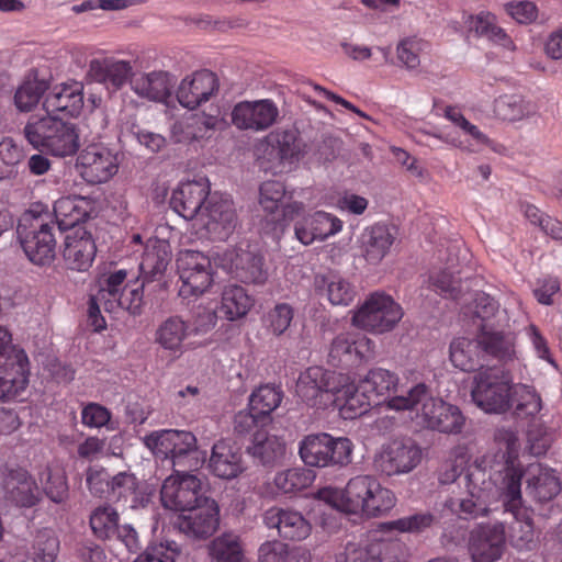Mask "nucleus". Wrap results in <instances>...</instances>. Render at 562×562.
Masks as SVG:
<instances>
[{
  "label": "nucleus",
  "instance_id": "obj_15",
  "mask_svg": "<svg viewBox=\"0 0 562 562\" xmlns=\"http://www.w3.org/2000/svg\"><path fill=\"white\" fill-rule=\"evenodd\" d=\"M237 215L233 200L228 195L213 194L198 217L196 231L212 239L224 240L235 231Z\"/></svg>",
  "mask_w": 562,
  "mask_h": 562
},
{
  "label": "nucleus",
  "instance_id": "obj_35",
  "mask_svg": "<svg viewBox=\"0 0 562 562\" xmlns=\"http://www.w3.org/2000/svg\"><path fill=\"white\" fill-rule=\"evenodd\" d=\"M400 383L398 376L386 369L375 368L370 370L367 375L359 381V390L366 394L373 404H380L381 409L392 411L386 406V402L394 397L392 395L397 391Z\"/></svg>",
  "mask_w": 562,
  "mask_h": 562
},
{
  "label": "nucleus",
  "instance_id": "obj_1",
  "mask_svg": "<svg viewBox=\"0 0 562 562\" xmlns=\"http://www.w3.org/2000/svg\"><path fill=\"white\" fill-rule=\"evenodd\" d=\"M495 449L476 458L465 475L467 496L450 499L446 506L462 519H475L490 514L499 501L505 503V487L515 480L519 468L518 432L502 427L494 434Z\"/></svg>",
  "mask_w": 562,
  "mask_h": 562
},
{
  "label": "nucleus",
  "instance_id": "obj_2",
  "mask_svg": "<svg viewBox=\"0 0 562 562\" xmlns=\"http://www.w3.org/2000/svg\"><path fill=\"white\" fill-rule=\"evenodd\" d=\"M171 260V249L168 241L149 238L139 263V278L125 283L126 270H117L111 273L105 284L99 290V300L103 310L116 313L126 310L132 314L140 313L144 300L145 283L158 280L165 273Z\"/></svg>",
  "mask_w": 562,
  "mask_h": 562
},
{
  "label": "nucleus",
  "instance_id": "obj_25",
  "mask_svg": "<svg viewBox=\"0 0 562 562\" xmlns=\"http://www.w3.org/2000/svg\"><path fill=\"white\" fill-rule=\"evenodd\" d=\"M218 89L220 82L214 72L199 70L182 78L176 90V97L181 106L194 110L210 101Z\"/></svg>",
  "mask_w": 562,
  "mask_h": 562
},
{
  "label": "nucleus",
  "instance_id": "obj_63",
  "mask_svg": "<svg viewBox=\"0 0 562 562\" xmlns=\"http://www.w3.org/2000/svg\"><path fill=\"white\" fill-rule=\"evenodd\" d=\"M440 411L438 413V419H432L431 425L435 431L442 434H460L465 424V417L461 409L451 403L446 401L439 402Z\"/></svg>",
  "mask_w": 562,
  "mask_h": 562
},
{
  "label": "nucleus",
  "instance_id": "obj_29",
  "mask_svg": "<svg viewBox=\"0 0 562 562\" xmlns=\"http://www.w3.org/2000/svg\"><path fill=\"white\" fill-rule=\"evenodd\" d=\"M82 108L83 85L76 80L56 85L44 95L43 109L46 114L78 116Z\"/></svg>",
  "mask_w": 562,
  "mask_h": 562
},
{
  "label": "nucleus",
  "instance_id": "obj_48",
  "mask_svg": "<svg viewBox=\"0 0 562 562\" xmlns=\"http://www.w3.org/2000/svg\"><path fill=\"white\" fill-rule=\"evenodd\" d=\"M318 291L325 293L333 305L348 306L356 296L355 285L346 278L338 274H323L315 278Z\"/></svg>",
  "mask_w": 562,
  "mask_h": 562
},
{
  "label": "nucleus",
  "instance_id": "obj_17",
  "mask_svg": "<svg viewBox=\"0 0 562 562\" xmlns=\"http://www.w3.org/2000/svg\"><path fill=\"white\" fill-rule=\"evenodd\" d=\"M422 461V449L412 440H393L376 452L374 467L378 472L387 475H401L412 472Z\"/></svg>",
  "mask_w": 562,
  "mask_h": 562
},
{
  "label": "nucleus",
  "instance_id": "obj_47",
  "mask_svg": "<svg viewBox=\"0 0 562 562\" xmlns=\"http://www.w3.org/2000/svg\"><path fill=\"white\" fill-rule=\"evenodd\" d=\"M254 304L255 300L243 286L227 284L222 291L218 308L227 321L233 322L245 317Z\"/></svg>",
  "mask_w": 562,
  "mask_h": 562
},
{
  "label": "nucleus",
  "instance_id": "obj_62",
  "mask_svg": "<svg viewBox=\"0 0 562 562\" xmlns=\"http://www.w3.org/2000/svg\"><path fill=\"white\" fill-rule=\"evenodd\" d=\"M282 401V392L271 385H261L249 397V408L262 418L268 417Z\"/></svg>",
  "mask_w": 562,
  "mask_h": 562
},
{
  "label": "nucleus",
  "instance_id": "obj_42",
  "mask_svg": "<svg viewBox=\"0 0 562 562\" xmlns=\"http://www.w3.org/2000/svg\"><path fill=\"white\" fill-rule=\"evenodd\" d=\"M482 352L499 361L517 358L516 336L509 330H494L483 326L479 334Z\"/></svg>",
  "mask_w": 562,
  "mask_h": 562
},
{
  "label": "nucleus",
  "instance_id": "obj_57",
  "mask_svg": "<svg viewBox=\"0 0 562 562\" xmlns=\"http://www.w3.org/2000/svg\"><path fill=\"white\" fill-rule=\"evenodd\" d=\"M284 442L277 436L268 435L259 430L254 435L252 443L248 447V452L257 458L261 463L268 464L284 454Z\"/></svg>",
  "mask_w": 562,
  "mask_h": 562
},
{
  "label": "nucleus",
  "instance_id": "obj_33",
  "mask_svg": "<svg viewBox=\"0 0 562 562\" xmlns=\"http://www.w3.org/2000/svg\"><path fill=\"white\" fill-rule=\"evenodd\" d=\"M394 240L392 228L386 224L376 223L360 234V254L367 263L376 266L387 256Z\"/></svg>",
  "mask_w": 562,
  "mask_h": 562
},
{
  "label": "nucleus",
  "instance_id": "obj_31",
  "mask_svg": "<svg viewBox=\"0 0 562 562\" xmlns=\"http://www.w3.org/2000/svg\"><path fill=\"white\" fill-rule=\"evenodd\" d=\"M263 522L268 528H276L280 537L292 541L306 539L312 526L297 510L281 507H271L263 514Z\"/></svg>",
  "mask_w": 562,
  "mask_h": 562
},
{
  "label": "nucleus",
  "instance_id": "obj_56",
  "mask_svg": "<svg viewBox=\"0 0 562 562\" xmlns=\"http://www.w3.org/2000/svg\"><path fill=\"white\" fill-rule=\"evenodd\" d=\"M24 157L25 150L21 143L10 136L2 137L0 139V181L15 178Z\"/></svg>",
  "mask_w": 562,
  "mask_h": 562
},
{
  "label": "nucleus",
  "instance_id": "obj_55",
  "mask_svg": "<svg viewBox=\"0 0 562 562\" xmlns=\"http://www.w3.org/2000/svg\"><path fill=\"white\" fill-rule=\"evenodd\" d=\"M436 521L434 514L429 512L416 513L409 516L401 517L395 520L380 522V530L386 536L394 537V532L400 533H420L429 529Z\"/></svg>",
  "mask_w": 562,
  "mask_h": 562
},
{
  "label": "nucleus",
  "instance_id": "obj_4",
  "mask_svg": "<svg viewBox=\"0 0 562 562\" xmlns=\"http://www.w3.org/2000/svg\"><path fill=\"white\" fill-rule=\"evenodd\" d=\"M24 136L33 148L55 157L72 156L80 147L76 125L50 114L31 115L24 126Z\"/></svg>",
  "mask_w": 562,
  "mask_h": 562
},
{
  "label": "nucleus",
  "instance_id": "obj_58",
  "mask_svg": "<svg viewBox=\"0 0 562 562\" xmlns=\"http://www.w3.org/2000/svg\"><path fill=\"white\" fill-rule=\"evenodd\" d=\"M46 496L56 504H64L69 496L66 473L60 468L46 467L40 475Z\"/></svg>",
  "mask_w": 562,
  "mask_h": 562
},
{
  "label": "nucleus",
  "instance_id": "obj_49",
  "mask_svg": "<svg viewBox=\"0 0 562 562\" xmlns=\"http://www.w3.org/2000/svg\"><path fill=\"white\" fill-rule=\"evenodd\" d=\"M308 223L313 226L312 233H307L301 226L297 228V240L306 246L315 240H324L334 236L342 229V221L324 211H317L310 215Z\"/></svg>",
  "mask_w": 562,
  "mask_h": 562
},
{
  "label": "nucleus",
  "instance_id": "obj_43",
  "mask_svg": "<svg viewBox=\"0 0 562 562\" xmlns=\"http://www.w3.org/2000/svg\"><path fill=\"white\" fill-rule=\"evenodd\" d=\"M445 117L452 124L463 131L473 143L465 144L459 138L441 135H435L438 139L446 142L447 144L460 148L464 151H475L474 146H490L491 139L485 135L476 125L472 124L465 119L461 111L453 106H448L445 110Z\"/></svg>",
  "mask_w": 562,
  "mask_h": 562
},
{
  "label": "nucleus",
  "instance_id": "obj_30",
  "mask_svg": "<svg viewBox=\"0 0 562 562\" xmlns=\"http://www.w3.org/2000/svg\"><path fill=\"white\" fill-rule=\"evenodd\" d=\"M292 199V194L285 189L284 183L277 180H268L259 188V204L267 214H279L285 221H292L305 210L302 202L285 200Z\"/></svg>",
  "mask_w": 562,
  "mask_h": 562
},
{
  "label": "nucleus",
  "instance_id": "obj_54",
  "mask_svg": "<svg viewBox=\"0 0 562 562\" xmlns=\"http://www.w3.org/2000/svg\"><path fill=\"white\" fill-rule=\"evenodd\" d=\"M315 477L314 471L295 467L278 472L273 479V486L280 494H295L311 486Z\"/></svg>",
  "mask_w": 562,
  "mask_h": 562
},
{
  "label": "nucleus",
  "instance_id": "obj_10",
  "mask_svg": "<svg viewBox=\"0 0 562 562\" xmlns=\"http://www.w3.org/2000/svg\"><path fill=\"white\" fill-rule=\"evenodd\" d=\"M522 468L515 480L505 487V512L513 515L514 521L510 526V540L514 547L519 550H532L537 547L538 537L535 531L532 509L524 504L521 495Z\"/></svg>",
  "mask_w": 562,
  "mask_h": 562
},
{
  "label": "nucleus",
  "instance_id": "obj_38",
  "mask_svg": "<svg viewBox=\"0 0 562 562\" xmlns=\"http://www.w3.org/2000/svg\"><path fill=\"white\" fill-rule=\"evenodd\" d=\"M5 498L20 507H32L38 501V487L24 469L10 470L4 480Z\"/></svg>",
  "mask_w": 562,
  "mask_h": 562
},
{
  "label": "nucleus",
  "instance_id": "obj_12",
  "mask_svg": "<svg viewBox=\"0 0 562 562\" xmlns=\"http://www.w3.org/2000/svg\"><path fill=\"white\" fill-rule=\"evenodd\" d=\"M21 246L31 262L46 266L53 262L56 256V239L53 226L41 217H31L25 214L18 226Z\"/></svg>",
  "mask_w": 562,
  "mask_h": 562
},
{
  "label": "nucleus",
  "instance_id": "obj_24",
  "mask_svg": "<svg viewBox=\"0 0 562 562\" xmlns=\"http://www.w3.org/2000/svg\"><path fill=\"white\" fill-rule=\"evenodd\" d=\"M220 508L214 499L205 498L177 519L178 529L193 539L211 537L218 528Z\"/></svg>",
  "mask_w": 562,
  "mask_h": 562
},
{
  "label": "nucleus",
  "instance_id": "obj_22",
  "mask_svg": "<svg viewBox=\"0 0 562 562\" xmlns=\"http://www.w3.org/2000/svg\"><path fill=\"white\" fill-rule=\"evenodd\" d=\"M30 361L23 349H12L0 360V400L11 401L20 396L29 384Z\"/></svg>",
  "mask_w": 562,
  "mask_h": 562
},
{
  "label": "nucleus",
  "instance_id": "obj_36",
  "mask_svg": "<svg viewBox=\"0 0 562 562\" xmlns=\"http://www.w3.org/2000/svg\"><path fill=\"white\" fill-rule=\"evenodd\" d=\"M92 199L81 195L61 196L54 203V215L60 229L85 222L94 213Z\"/></svg>",
  "mask_w": 562,
  "mask_h": 562
},
{
  "label": "nucleus",
  "instance_id": "obj_14",
  "mask_svg": "<svg viewBox=\"0 0 562 562\" xmlns=\"http://www.w3.org/2000/svg\"><path fill=\"white\" fill-rule=\"evenodd\" d=\"M338 383L335 372L322 367H311L300 374L296 394L308 407L326 409L335 401Z\"/></svg>",
  "mask_w": 562,
  "mask_h": 562
},
{
  "label": "nucleus",
  "instance_id": "obj_61",
  "mask_svg": "<svg viewBox=\"0 0 562 562\" xmlns=\"http://www.w3.org/2000/svg\"><path fill=\"white\" fill-rule=\"evenodd\" d=\"M119 526V514L110 505L97 507L90 515V527L94 536L100 539H111L115 536Z\"/></svg>",
  "mask_w": 562,
  "mask_h": 562
},
{
  "label": "nucleus",
  "instance_id": "obj_7",
  "mask_svg": "<svg viewBox=\"0 0 562 562\" xmlns=\"http://www.w3.org/2000/svg\"><path fill=\"white\" fill-rule=\"evenodd\" d=\"M407 548L397 537L386 536L378 525L363 544L349 542L335 555L336 562H406Z\"/></svg>",
  "mask_w": 562,
  "mask_h": 562
},
{
  "label": "nucleus",
  "instance_id": "obj_23",
  "mask_svg": "<svg viewBox=\"0 0 562 562\" xmlns=\"http://www.w3.org/2000/svg\"><path fill=\"white\" fill-rule=\"evenodd\" d=\"M217 265L246 283H262L267 272L262 268V258L243 247L226 249L215 258Z\"/></svg>",
  "mask_w": 562,
  "mask_h": 562
},
{
  "label": "nucleus",
  "instance_id": "obj_9",
  "mask_svg": "<svg viewBox=\"0 0 562 562\" xmlns=\"http://www.w3.org/2000/svg\"><path fill=\"white\" fill-rule=\"evenodd\" d=\"M404 315L403 308L391 295L371 293L353 312L352 325L372 334L391 331Z\"/></svg>",
  "mask_w": 562,
  "mask_h": 562
},
{
  "label": "nucleus",
  "instance_id": "obj_34",
  "mask_svg": "<svg viewBox=\"0 0 562 562\" xmlns=\"http://www.w3.org/2000/svg\"><path fill=\"white\" fill-rule=\"evenodd\" d=\"M95 244L88 232L77 229L68 234L65 239L63 257L68 269L87 271L95 257Z\"/></svg>",
  "mask_w": 562,
  "mask_h": 562
},
{
  "label": "nucleus",
  "instance_id": "obj_45",
  "mask_svg": "<svg viewBox=\"0 0 562 562\" xmlns=\"http://www.w3.org/2000/svg\"><path fill=\"white\" fill-rule=\"evenodd\" d=\"M110 501L124 502L131 508H138L145 506L149 498L133 473L120 472L111 477Z\"/></svg>",
  "mask_w": 562,
  "mask_h": 562
},
{
  "label": "nucleus",
  "instance_id": "obj_50",
  "mask_svg": "<svg viewBox=\"0 0 562 562\" xmlns=\"http://www.w3.org/2000/svg\"><path fill=\"white\" fill-rule=\"evenodd\" d=\"M271 155L279 159L282 166H292L299 161L302 144L295 130H284L269 136Z\"/></svg>",
  "mask_w": 562,
  "mask_h": 562
},
{
  "label": "nucleus",
  "instance_id": "obj_59",
  "mask_svg": "<svg viewBox=\"0 0 562 562\" xmlns=\"http://www.w3.org/2000/svg\"><path fill=\"white\" fill-rule=\"evenodd\" d=\"M59 551V540L50 528L38 530L33 539L30 558L33 562H54Z\"/></svg>",
  "mask_w": 562,
  "mask_h": 562
},
{
  "label": "nucleus",
  "instance_id": "obj_21",
  "mask_svg": "<svg viewBox=\"0 0 562 562\" xmlns=\"http://www.w3.org/2000/svg\"><path fill=\"white\" fill-rule=\"evenodd\" d=\"M226 126V120L218 110L216 113L190 114L172 124L171 138L176 143L206 140Z\"/></svg>",
  "mask_w": 562,
  "mask_h": 562
},
{
  "label": "nucleus",
  "instance_id": "obj_19",
  "mask_svg": "<svg viewBox=\"0 0 562 562\" xmlns=\"http://www.w3.org/2000/svg\"><path fill=\"white\" fill-rule=\"evenodd\" d=\"M77 167L87 182L104 183L117 173V154L103 144H91L79 154Z\"/></svg>",
  "mask_w": 562,
  "mask_h": 562
},
{
  "label": "nucleus",
  "instance_id": "obj_11",
  "mask_svg": "<svg viewBox=\"0 0 562 562\" xmlns=\"http://www.w3.org/2000/svg\"><path fill=\"white\" fill-rule=\"evenodd\" d=\"M442 398L435 396L430 387L424 382L416 383L407 391L391 397L386 406L394 412H407L416 426L434 430L432 419H438L439 402Z\"/></svg>",
  "mask_w": 562,
  "mask_h": 562
},
{
  "label": "nucleus",
  "instance_id": "obj_13",
  "mask_svg": "<svg viewBox=\"0 0 562 562\" xmlns=\"http://www.w3.org/2000/svg\"><path fill=\"white\" fill-rule=\"evenodd\" d=\"M177 269L181 281L179 295L183 299L202 295L213 283L211 259L201 251L192 249L179 251Z\"/></svg>",
  "mask_w": 562,
  "mask_h": 562
},
{
  "label": "nucleus",
  "instance_id": "obj_27",
  "mask_svg": "<svg viewBox=\"0 0 562 562\" xmlns=\"http://www.w3.org/2000/svg\"><path fill=\"white\" fill-rule=\"evenodd\" d=\"M374 342L360 333H341L331 341L329 361L334 364L367 362L374 358Z\"/></svg>",
  "mask_w": 562,
  "mask_h": 562
},
{
  "label": "nucleus",
  "instance_id": "obj_53",
  "mask_svg": "<svg viewBox=\"0 0 562 562\" xmlns=\"http://www.w3.org/2000/svg\"><path fill=\"white\" fill-rule=\"evenodd\" d=\"M48 90V82L35 74H29L14 93V105L20 112H30Z\"/></svg>",
  "mask_w": 562,
  "mask_h": 562
},
{
  "label": "nucleus",
  "instance_id": "obj_39",
  "mask_svg": "<svg viewBox=\"0 0 562 562\" xmlns=\"http://www.w3.org/2000/svg\"><path fill=\"white\" fill-rule=\"evenodd\" d=\"M191 325L180 316L166 318L156 329L155 341L166 351L180 357L186 350L184 341L191 336Z\"/></svg>",
  "mask_w": 562,
  "mask_h": 562
},
{
  "label": "nucleus",
  "instance_id": "obj_3",
  "mask_svg": "<svg viewBox=\"0 0 562 562\" xmlns=\"http://www.w3.org/2000/svg\"><path fill=\"white\" fill-rule=\"evenodd\" d=\"M317 498L338 512L366 518L385 516L397 503L395 493L372 475L353 476L342 490L321 488Z\"/></svg>",
  "mask_w": 562,
  "mask_h": 562
},
{
  "label": "nucleus",
  "instance_id": "obj_44",
  "mask_svg": "<svg viewBox=\"0 0 562 562\" xmlns=\"http://www.w3.org/2000/svg\"><path fill=\"white\" fill-rule=\"evenodd\" d=\"M465 24L469 31L473 32L476 36L485 37L507 49H515L514 42L506 31L497 24V18L494 13L481 11L476 14L468 15Z\"/></svg>",
  "mask_w": 562,
  "mask_h": 562
},
{
  "label": "nucleus",
  "instance_id": "obj_6",
  "mask_svg": "<svg viewBox=\"0 0 562 562\" xmlns=\"http://www.w3.org/2000/svg\"><path fill=\"white\" fill-rule=\"evenodd\" d=\"M513 384L510 373L503 368L481 369L473 376L471 398L487 414H505L508 412Z\"/></svg>",
  "mask_w": 562,
  "mask_h": 562
},
{
  "label": "nucleus",
  "instance_id": "obj_52",
  "mask_svg": "<svg viewBox=\"0 0 562 562\" xmlns=\"http://www.w3.org/2000/svg\"><path fill=\"white\" fill-rule=\"evenodd\" d=\"M494 115L503 121L516 122L536 113V106L518 94L499 95L494 101Z\"/></svg>",
  "mask_w": 562,
  "mask_h": 562
},
{
  "label": "nucleus",
  "instance_id": "obj_37",
  "mask_svg": "<svg viewBox=\"0 0 562 562\" xmlns=\"http://www.w3.org/2000/svg\"><path fill=\"white\" fill-rule=\"evenodd\" d=\"M544 404L540 393L535 386L526 383H514L510 397L508 412L518 420H533L542 409Z\"/></svg>",
  "mask_w": 562,
  "mask_h": 562
},
{
  "label": "nucleus",
  "instance_id": "obj_26",
  "mask_svg": "<svg viewBox=\"0 0 562 562\" xmlns=\"http://www.w3.org/2000/svg\"><path fill=\"white\" fill-rule=\"evenodd\" d=\"M210 194V182L206 178L193 181H183L173 190L170 206L187 221H193V227L198 225V217L203 213V204Z\"/></svg>",
  "mask_w": 562,
  "mask_h": 562
},
{
  "label": "nucleus",
  "instance_id": "obj_28",
  "mask_svg": "<svg viewBox=\"0 0 562 562\" xmlns=\"http://www.w3.org/2000/svg\"><path fill=\"white\" fill-rule=\"evenodd\" d=\"M87 77L101 83L110 92H116L132 81L133 65L128 60L114 57L93 58L89 63Z\"/></svg>",
  "mask_w": 562,
  "mask_h": 562
},
{
  "label": "nucleus",
  "instance_id": "obj_40",
  "mask_svg": "<svg viewBox=\"0 0 562 562\" xmlns=\"http://www.w3.org/2000/svg\"><path fill=\"white\" fill-rule=\"evenodd\" d=\"M173 77L166 71H151L132 79L131 88L140 98L165 103L171 95Z\"/></svg>",
  "mask_w": 562,
  "mask_h": 562
},
{
  "label": "nucleus",
  "instance_id": "obj_8",
  "mask_svg": "<svg viewBox=\"0 0 562 562\" xmlns=\"http://www.w3.org/2000/svg\"><path fill=\"white\" fill-rule=\"evenodd\" d=\"M353 445L347 437L327 432L304 436L299 442V456L312 468L345 467L352 460Z\"/></svg>",
  "mask_w": 562,
  "mask_h": 562
},
{
  "label": "nucleus",
  "instance_id": "obj_51",
  "mask_svg": "<svg viewBox=\"0 0 562 562\" xmlns=\"http://www.w3.org/2000/svg\"><path fill=\"white\" fill-rule=\"evenodd\" d=\"M482 353L479 336L476 339L456 338L450 344V361L461 371H474L481 366Z\"/></svg>",
  "mask_w": 562,
  "mask_h": 562
},
{
  "label": "nucleus",
  "instance_id": "obj_46",
  "mask_svg": "<svg viewBox=\"0 0 562 562\" xmlns=\"http://www.w3.org/2000/svg\"><path fill=\"white\" fill-rule=\"evenodd\" d=\"M373 404L369 397L359 390V383H347L337 385L335 391V401L331 404L339 409L345 419H353L361 416Z\"/></svg>",
  "mask_w": 562,
  "mask_h": 562
},
{
  "label": "nucleus",
  "instance_id": "obj_20",
  "mask_svg": "<svg viewBox=\"0 0 562 562\" xmlns=\"http://www.w3.org/2000/svg\"><path fill=\"white\" fill-rule=\"evenodd\" d=\"M279 108L271 99L240 101L232 110L233 125L240 131L263 132L279 119Z\"/></svg>",
  "mask_w": 562,
  "mask_h": 562
},
{
  "label": "nucleus",
  "instance_id": "obj_16",
  "mask_svg": "<svg viewBox=\"0 0 562 562\" xmlns=\"http://www.w3.org/2000/svg\"><path fill=\"white\" fill-rule=\"evenodd\" d=\"M201 481L193 474L176 470L162 483L160 498L164 507L187 512L205 499Z\"/></svg>",
  "mask_w": 562,
  "mask_h": 562
},
{
  "label": "nucleus",
  "instance_id": "obj_32",
  "mask_svg": "<svg viewBox=\"0 0 562 562\" xmlns=\"http://www.w3.org/2000/svg\"><path fill=\"white\" fill-rule=\"evenodd\" d=\"M525 474L526 492L535 502H550L561 492V481L555 470L543 463L529 464Z\"/></svg>",
  "mask_w": 562,
  "mask_h": 562
},
{
  "label": "nucleus",
  "instance_id": "obj_18",
  "mask_svg": "<svg viewBox=\"0 0 562 562\" xmlns=\"http://www.w3.org/2000/svg\"><path fill=\"white\" fill-rule=\"evenodd\" d=\"M506 548V529L501 521L479 524L469 535L468 550L473 562H495Z\"/></svg>",
  "mask_w": 562,
  "mask_h": 562
},
{
  "label": "nucleus",
  "instance_id": "obj_5",
  "mask_svg": "<svg viewBox=\"0 0 562 562\" xmlns=\"http://www.w3.org/2000/svg\"><path fill=\"white\" fill-rule=\"evenodd\" d=\"M144 441L157 458L169 460L173 468L195 470L206 459V453L198 449L196 438L190 431L161 429L147 435Z\"/></svg>",
  "mask_w": 562,
  "mask_h": 562
},
{
  "label": "nucleus",
  "instance_id": "obj_41",
  "mask_svg": "<svg viewBox=\"0 0 562 562\" xmlns=\"http://www.w3.org/2000/svg\"><path fill=\"white\" fill-rule=\"evenodd\" d=\"M209 469L220 479H235L244 471L241 453L229 442L220 440L212 447Z\"/></svg>",
  "mask_w": 562,
  "mask_h": 562
},
{
  "label": "nucleus",
  "instance_id": "obj_60",
  "mask_svg": "<svg viewBox=\"0 0 562 562\" xmlns=\"http://www.w3.org/2000/svg\"><path fill=\"white\" fill-rule=\"evenodd\" d=\"M209 553L212 562H237L243 554L239 537L233 532L223 533L211 542Z\"/></svg>",
  "mask_w": 562,
  "mask_h": 562
},
{
  "label": "nucleus",
  "instance_id": "obj_64",
  "mask_svg": "<svg viewBox=\"0 0 562 562\" xmlns=\"http://www.w3.org/2000/svg\"><path fill=\"white\" fill-rule=\"evenodd\" d=\"M469 460L470 452L467 446L459 445L454 447L450 452L449 459L442 463L439 470V483L442 485L453 483L462 474Z\"/></svg>",
  "mask_w": 562,
  "mask_h": 562
}]
</instances>
